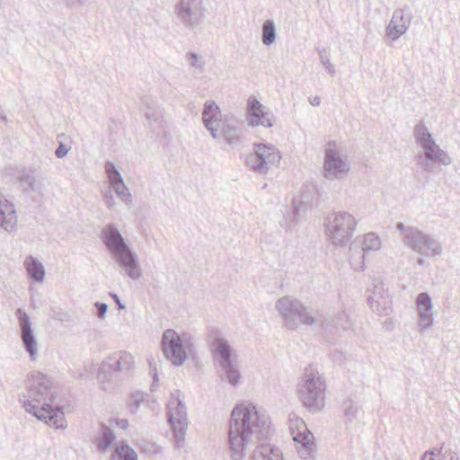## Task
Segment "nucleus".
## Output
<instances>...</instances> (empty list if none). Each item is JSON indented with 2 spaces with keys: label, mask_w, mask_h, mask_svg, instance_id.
Masks as SVG:
<instances>
[{
  "label": "nucleus",
  "mask_w": 460,
  "mask_h": 460,
  "mask_svg": "<svg viewBox=\"0 0 460 460\" xmlns=\"http://www.w3.org/2000/svg\"><path fill=\"white\" fill-rule=\"evenodd\" d=\"M273 434L269 416L252 403L237 404L232 411L228 444L232 460H243L250 446H255L252 460H283L280 449L264 443Z\"/></svg>",
  "instance_id": "obj_1"
},
{
  "label": "nucleus",
  "mask_w": 460,
  "mask_h": 460,
  "mask_svg": "<svg viewBox=\"0 0 460 460\" xmlns=\"http://www.w3.org/2000/svg\"><path fill=\"white\" fill-rule=\"evenodd\" d=\"M55 396L52 393L50 379L40 372L31 373L26 382V391L20 395L19 401L24 410L56 429L67 427L63 408L52 403Z\"/></svg>",
  "instance_id": "obj_2"
},
{
  "label": "nucleus",
  "mask_w": 460,
  "mask_h": 460,
  "mask_svg": "<svg viewBox=\"0 0 460 460\" xmlns=\"http://www.w3.org/2000/svg\"><path fill=\"white\" fill-rule=\"evenodd\" d=\"M100 238L126 276L134 280L141 278L142 269L137 254L113 224H109L102 228Z\"/></svg>",
  "instance_id": "obj_3"
},
{
  "label": "nucleus",
  "mask_w": 460,
  "mask_h": 460,
  "mask_svg": "<svg viewBox=\"0 0 460 460\" xmlns=\"http://www.w3.org/2000/svg\"><path fill=\"white\" fill-rule=\"evenodd\" d=\"M297 387L299 399L306 409L311 412H318L323 410L326 383L315 367L309 365L304 369Z\"/></svg>",
  "instance_id": "obj_4"
},
{
  "label": "nucleus",
  "mask_w": 460,
  "mask_h": 460,
  "mask_svg": "<svg viewBox=\"0 0 460 460\" xmlns=\"http://www.w3.org/2000/svg\"><path fill=\"white\" fill-rule=\"evenodd\" d=\"M210 345L213 361L218 368L221 379L235 386L239 382L241 374L233 362L232 347L226 339L218 335L217 331H216V335L212 339Z\"/></svg>",
  "instance_id": "obj_5"
},
{
  "label": "nucleus",
  "mask_w": 460,
  "mask_h": 460,
  "mask_svg": "<svg viewBox=\"0 0 460 460\" xmlns=\"http://www.w3.org/2000/svg\"><path fill=\"white\" fill-rule=\"evenodd\" d=\"M276 307L289 330H296L302 323L311 326L320 321L313 316L300 301L289 296L279 298Z\"/></svg>",
  "instance_id": "obj_6"
},
{
  "label": "nucleus",
  "mask_w": 460,
  "mask_h": 460,
  "mask_svg": "<svg viewBox=\"0 0 460 460\" xmlns=\"http://www.w3.org/2000/svg\"><path fill=\"white\" fill-rule=\"evenodd\" d=\"M178 22L188 31H194L205 21L208 9L203 0H179L173 6Z\"/></svg>",
  "instance_id": "obj_7"
},
{
  "label": "nucleus",
  "mask_w": 460,
  "mask_h": 460,
  "mask_svg": "<svg viewBox=\"0 0 460 460\" xmlns=\"http://www.w3.org/2000/svg\"><path fill=\"white\" fill-rule=\"evenodd\" d=\"M181 397V392L175 390L172 393V398L167 405V418L172 429L177 447H182L188 427L187 410Z\"/></svg>",
  "instance_id": "obj_8"
},
{
  "label": "nucleus",
  "mask_w": 460,
  "mask_h": 460,
  "mask_svg": "<svg viewBox=\"0 0 460 460\" xmlns=\"http://www.w3.org/2000/svg\"><path fill=\"white\" fill-rule=\"evenodd\" d=\"M134 367V358L127 351H118L102 361L99 367L97 377L108 382L113 376H129Z\"/></svg>",
  "instance_id": "obj_9"
},
{
  "label": "nucleus",
  "mask_w": 460,
  "mask_h": 460,
  "mask_svg": "<svg viewBox=\"0 0 460 460\" xmlns=\"http://www.w3.org/2000/svg\"><path fill=\"white\" fill-rule=\"evenodd\" d=\"M280 160V153L274 146L255 144L253 153L246 158V164L254 172L265 175L272 167L278 166Z\"/></svg>",
  "instance_id": "obj_10"
},
{
  "label": "nucleus",
  "mask_w": 460,
  "mask_h": 460,
  "mask_svg": "<svg viewBox=\"0 0 460 460\" xmlns=\"http://www.w3.org/2000/svg\"><path fill=\"white\" fill-rule=\"evenodd\" d=\"M327 220V235L334 245L347 243L357 226L354 217L345 211L334 213L332 217H328Z\"/></svg>",
  "instance_id": "obj_11"
},
{
  "label": "nucleus",
  "mask_w": 460,
  "mask_h": 460,
  "mask_svg": "<svg viewBox=\"0 0 460 460\" xmlns=\"http://www.w3.org/2000/svg\"><path fill=\"white\" fill-rule=\"evenodd\" d=\"M142 111L145 116V126L154 136H159L165 128L164 110L153 96L142 98Z\"/></svg>",
  "instance_id": "obj_12"
},
{
  "label": "nucleus",
  "mask_w": 460,
  "mask_h": 460,
  "mask_svg": "<svg viewBox=\"0 0 460 460\" xmlns=\"http://www.w3.org/2000/svg\"><path fill=\"white\" fill-rule=\"evenodd\" d=\"M161 347L164 357L175 367L181 366L186 360V350L180 335L172 329L164 332Z\"/></svg>",
  "instance_id": "obj_13"
},
{
  "label": "nucleus",
  "mask_w": 460,
  "mask_h": 460,
  "mask_svg": "<svg viewBox=\"0 0 460 460\" xmlns=\"http://www.w3.org/2000/svg\"><path fill=\"white\" fill-rule=\"evenodd\" d=\"M415 161L416 164L426 172H438L441 165L447 166L452 163L451 157L439 146L419 152L415 155Z\"/></svg>",
  "instance_id": "obj_14"
},
{
  "label": "nucleus",
  "mask_w": 460,
  "mask_h": 460,
  "mask_svg": "<svg viewBox=\"0 0 460 460\" xmlns=\"http://www.w3.org/2000/svg\"><path fill=\"white\" fill-rule=\"evenodd\" d=\"M350 167L347 157H341L335 149L325 150L323 176L328 180L342 179L349 171Z\"/></svg>",
  "instance_id": "obj_15"
},
{
  "label": "nucleus",
  "mask_w": 460,
  "mask_h": 460,
  "mask_svg": "<svg viewBox=\"0 0 460 460\" xmlns=\"http://www.w3.org/2000/svg\"><path fill=\"white\" fill-rule=\"evenodd\" d=\"M242 120L232 113H226L220 119L221 134L226 142L235 146L243 139Z\"/></svg>",
  "instance_id": "obj_16"
},
{
  "label": "nucleus",
  "mask_w": 460,
  "mask_h": 460,
  "mask_svg": "<svg viewBox=\"0 0 460 460\" xmlns=\"http://www.w3.org/2000/svg\"><path fill=\"white\" fill-rule=\"evenodd\" d=\"M412 19V14L408 7L396 9L387 25L385 31L392 40H397L408 30Z\"/></svg>",
  "instance_id": "obj_17"
},
{
  "label": "nucleus",
  "mask_w": 460,
  "mask_h": 460,
  "mask_svg": "<svg viewBox=\"0 0 460 460\" xmlns=\"http://www.w3.org/2000/svg\"><path fill=\"white\" fill-rule=\"evenodd\" d=\"M247 114L252 126L261 125L266 128L273 126L274 115L266 111L265 107L254 96H250L247 102Z\"/></svg>",
  "instance_id": "obj_18"
},
{
  "label": "nucleus",
  "mask_w": 460,
  "mask_h": 460,
  "mask_svg": "<svg viewBox=\"0 0 460 460\" xmlns=\"http://www.w3.org/2000/svg\"><path fill=\"white\" fill-rule=\"evenodd\" d=\"M21 330V338L25 350L29 353L31 358H34L37 354V341L31 329V323L29 314L22 309L16 311Z\"/></svg>",
  "instance_id": "obj_19"
},
{
  "label": "nucleus",
  "mask_w": 460,
  "mask_h": 460,
  "mask_svg": "<svg viewBox=\"0 0 460 460\" xmlns=\"http://www.w3.org/2000/svg\"><path fill=\"white\" fill-rule=\"evenodd\" d=\"M222 117L223 115H221L220 109L215 102L207 101L205 102L202 111V121L214 139L220 137L218 128Z\"/></svg>",
  "instance_id": "obj_20"
},
{
  "label": "nucleus",
  "mask_w": 460,
  "mask_h": 460,
  "mask_svg": "<svg viewBox=\"0 0 460 460\" xmlns=\"http://www.w3.org/2000/svg\"><path fill=\"white\" fill-rule=\"evenodd\" d=\"M105 172L107 173L110 184L117 196L124 202H131V194L125 185L120 172L111 162H106Z\"/></svg>",
  "instance_id": "obj_21"
},
{
  "label": "nucleus",
  "mask_w": 460,
  "mask_h": 460,
  "mask_svg": "<svg viewBox=\"0 0 460 460\" xmlns=\"http://www.w3.org/2000/svg\"><path fill=\"white\" fill-rule=\"evenodd\" d=\"M316 190L314 185H305L303 187L299 196L295 197L291 203V213L293 220L296 221L302 212L311 208L315 199Z\"/></svg>",
  "instance_id": "obj_22"
},
{
  "label": "nucleus",
  "mask_w": 460,
  "mask_h": 460,
  "mask_svg": "<svg viewBox=\"0 0 460 460\" xmlns=\"http://www.w3.org/2000/svg\"><path fill=\"white\" fill-rule=\"evenodd\" d=\"M367 303L372 311L377 314L388 315L392 312L391 296L376 285L374 287L373 295L367 298Z\"/></svg>",
  "instance_id": "obj_23"
},
{
  "label": "nucleus",
  "mask_w": 460,
  "mask_h": 460,
  "mask_svg": "<svg viewBox=\"0 0 460 460\" xmlns=\"http://www.w3.org/2000/svg\"><path fill=\"white\" fill-rule=\"evenodd\" d=\"M300 428L303 430L297 432L296 435H294V440L300 444L297 447V453L301 458L306 459L311 456L312 453L314 451V435L308 430L305 423L301 420H300Z\"/></svg>",
  "instance_id": "obj_24"
},
{
  "label": "nucleus",
  "mask_w": 460,
  "mask_h": 460,
  "mask_svg": "<svg viewBox=\"0 0 460 460\" xmlns=\"http://www.w3.org/2000/svg\"><path fill=\"white\" fill-rule=\"evenodd\" d=\"M417 306L420 314L419 326L421 331H426L433 323L430 296L428 293H420L417 297Z\"/></svg>",
  "instance_id": "obj_25"
},
{
  "label": "nucleus",
  "mask_w": 460,
  "mask_h": 460,
  "mask_svg": "<svg viewBox=\"0 0 460 460\" xmlns=\"http://www.w3.org/2000/svg\"><path fill=\"white\" fill-rule=\"evenodd\" d=\"M16 224L17 217L13 203L0 194V226L6 231H12Z\"/></svg>",
  "instance_id": "obj_26"
},
{
  "label": "nucleus",
  "mask_w": 460,
  "mask_h": 460,
  "mask_svg": "<svg viewBox=\"0 0 460 460\" xmlns=\"http://www.w3.org/2000/svg\"><path fill=\"white\" fill-rule=\"evenodd\" d=\"M413 136L416 142L422 147V149H428L429 147H438L435 139L431 133L429 131L425 124L420 121L417 123L413 129Z\"/></svg>",
  "instance_id": "obj_27"
},
{
  "label": "nucleus",
  "mask_w": 460,
  "mask_h": 460,
  "mask_svg": "<svg viewBox=\"0 0 460 460\" xmlns=\"http://www.w3.org/2000/svg\"><path fill=\"white\" fill-rule=\"evenodd\" d=\"M18 181L24 193L38 192L42 187V183L36 179L33 172L27 169L21 171Z\"/></svg>",
  "instance_id": "obj_28"
},
{
  "label": "nucleus",
  "mask_w": 460,
  "mask_h": 460,
  "mask_svg": "<svg viewBox=\"0 0 460 460\" xmlns=\"http://www.w3.org/2000/svg\"><path fill=\"white\" fill-rule=\"evenodd\" d=\"M429 234H423L417 228L408 227L405 230V237L404 242L407 246H409L413 251L417 252L423 248L425 242L424 239H427Z\"/></svg>",
  "instance_id": "obj_29"
},
{
  "label": "nucleus",
  "mask_w": 460,
  "mask_h": 460,
  "mask_svg": "<svg viewBox=\"0 0 460 460\" xmlns=\"http://www.w3.org/2000/svg\"><path fill=\"white\" fill-rule=\"evenodd\" d=\"M349 263L354 270L363 271L365 270L366 252L359 248L357 241L350 243L349 248Z\"/></svg>",
  "instance_id": "obj_30"
},
{
  "label": "nucleus",
  "mask_w": 460,
  "mask_h": 460,
  "mask_svg": "<svg viewBox=\"0 0 460 460\" xmlns=\"http://www.w3.org/2000/svg\"><path fill=\"white\" fill-rule=\"evenodd\" d=\"M29 277L36 281L42 282L45 277V270L42 263L32 256H29L24 262Z\"/></svg>",
  "instance_id": "obj_31"
},
{
  "label": "nucleus",
  "mask_w": 460,
  "mask_h": 460,
  "mask_svg": "<svg viewBox=\"0 0 460 460\" xmlns=\"http://www.w3.org/2000/svg\"><path fill=\"white\" fill-rule=\"evenodd\" d=\"M277 31L273 20H266L262 24L261 41L266 46L272 45L276 40Z\"/></svg>",
  "instance_id": "obj_32"
},
{
  "label": "nucleus",
  "mask_w": 460,
  "mask_h": 460,
  "mask_svg": "<svg viewBox=\"0 0 460 460\" xmlns=\"http://www.w3.org/2000/svg\"><path fill=\"white\" fill-rule=\"evenodd\" d=\"M343 417L347 421H352L357 419L359 407L356 404L351 396L347 397L341 402Z\"/></svg>",
  "instance_id": "obj_33"
},
{
  "label": "nucleus",
  "mask_w": 460,
  "mask_h": 460,
  "mask_svg": "<svg viewBox=\"0 0 460 460\" xmlns=\"http://www.w3.org/2000/svg\"><path fill=\"white\" fill-rule=\"evenodd\" d=\"M423 241L425 242V244L421 250L418 251L419 253L428 257H433L441 254L442 247L436 239L429 235L428 238L424 239Z\"/></svg>",
  "instance_id": "obj_34"
},
{
  "label": "nucleus",
  "mask_w": 460,
  "mask_h": 460,
  "mask_svg": "<svg viewBox=\"0 0 460 460\" xmlns=\"http://www.w3.org/2000/svg\"><path fill=\"white\" fill-rule=\"evenodd\" d=\"M111 460H137V455L128 445L121 443L116 447Z\"/></svg>",
  "instance_id": "obj_35"
},
{
  "label": "nucleus",
  "mask_w": 460,
  "mask_h": 460,
  "mask_svg": "<svg viewBox=\"0 0 460 460\" xmlns=\"http://www.w3.org/2000/svg\"><path fill=\"white\" fill-rule=\"evenodd\" d=\"M359 248L366 253L371 251H377L381 246L379 237L374 233H368L364 236L363 241H357Z\"/></svg>",
  "instance_id": "obj_36"
},
{
  "label": "nucleus",
  "mask_w": 460,
  "mask_h": 460,
  "mask_svg": "<svg viewBox=\"0 0 460 460\" xmlns=\"http://www.w3.org/2000/svg\"><path fill=\"white\" fill-rule=\"evenodd\" d=\"M102 435L98 439V448L105 452L115 440L114 432L105 424H101Z\"/></svg>",
  "instance_id": "obj_37"
},
{
  "label": "nucleus",
  "mask_w": 460,
  "mask_h": 460,
  "mask_svg": "<svg viewBox=\"0 0 460 460\" xmlns=\"http://www.w3.org/2000/svg\"><path fill=\"white\" fill-rule=\"evenodd\" d=\"M185 58L189 61L190 66L194 68L195 71H198L199 73H203L205 71V61L200 55L194 52H187Z\"/></svg>",
  "instance_id": "obj_38"
},
{
  "label": "nucleus",
  "mask_w": 460,
  "mask_h": 460,
  "mask_svg": "<svg viewBox=\"0 0 460 460\" xmlns=\"http://www.w3.org/2000/svg\"><path fill=\"white\" fill-rule=\"evenodd\" d=\"M333 323L335 327H340L344 331H348L352 327V322L345 311L339 313Z\"/></svg>",
  "instance_id": "obj_39"
},
{
  "label": "nucleus",
  "mask_w": 460,
  "mask_h": 460,
  "mask_svg": "<svg viewBox=\"0 0 460 460\" xmlns=\"http://www.w3.org/2000/svg\"><path fill=\"white\" fill-rule=\"evenodd\" d=\"M317 52H318L319 58H320L322 65L326 69V71L332 76H333L336 73V70L330 61L329 55H328L326 49H324V48L317 49Z\"/></svg>",
  "instance_id": "obj_40"
},
{
  "label": "nucleus",
  "mask_w": 460,
  "mask_h": 460,
  "mask_svg": "<svg viewBox=\"0 0 460 460\" xmlns=\"http://www.w3.org/2000/svg\"><path fill=\"white\" fill-rule=\"evenodd\" d=\"M438 460H459L457 453L450 448H446L444 443L438 450Z\"/></svg>",
  "instance_id": "obj_41"
},
{
  "label": "nucleus",
  "mask_w": 460,
  "mask_h": 460,
  "mask_svg": "<svg viewBox=\"0 0 460 460\" xmlns=\"http://www.w3.org/2000/svg\"><path fill=\"white\" fill-rule=\"evenodd\" d=\"M68 8L84 7L91 4L92 0H61Z\"/></svg>",
  "instance_id": "obj_42"
},
{
  "label": "nucleus",
  "mask_w": 460,
  "mask_h": 460,
  "mask_svg": "<svg viewBox=\"0 0 460 460\" xmlns=\"http://www.w3.org/2000/svg\"><path fill=\"white\" fill-rule=\"evenodd\" d=\"M94 306L97 309V316L101 319L104 318L108 311V305L102 302H95Z\"/></svg>",
  "instance_id": "obj_43"
},
{
  "label": "nucleus",
  "mask_w": 460,
  "mask_h": 460,
  "mask_svg": "<svg viewBox=\"0 0 460 460\" xmlns=\"http://www.w3.org/2000/svg\"><path fill=\"white\" fill-rule=\"evenodd\" d=\"M69 151V147L63 142H59L58 148L55 151V155L58 158L65 157Z\"/></svg>",
  "instance_id": "obj_44"
},
{
  "label": "nucleus",
  "mask_w": 460,
  "mask_h": 460,
  "mask_svg": "<svg viewBox=\"0 0 460 460\" xmlns=\"http://www.w3.org/2000/svg\"><path fill=\"white\" fill-rule=\"evenodd\" d=\"M149 367H150V372H151L152 377H153V384L151 385L150 390L153 392L157 387L156 383L158 382V373H157L155 366L153 365V363L150 360H149Z\"/></svg>",
  "instance_id": "obj_45"
},
{
  "label": "nucleus",
  "mask_w": 460,
  "mask_h": 460,
  "mask_svg": "<svg viewBox=\"0 0 460 460\" xmlns=\"http://www.w3.org/2000/svg\"><path fill=\"white\" fill-rule=\"evenodd\" d=\"M131 399L135 405V410H137L139 405L143 402L145 396L142 392H135L131 394Z\"/></svg>",
  "instance_id": "obj_46"
},
{
  "label": "nucleus",
  "mask_w": 460,
  "mask_h": 460,
  "mask_svg": "<svg viewBox=\"0 0 460 460\" xmlns=\"http://www.w3.org/2000/svg\"><path fill=\"white\" fill-rule=\"evenodd\" d=\"M110 296L114 300V302L116 303L117 306H118V309L119 310H123L125 309V305L121 303L119 296L115 293H110Z\"/></svg>",
  "instance_id": "obj_47"
},
{
  "label": "nucleus",
  "mask_w": 460,
  "mask_h": 460,
  "mask_svg": "<svg viewBox=\"0 0 460 460\" xmlns=\"http://www.w3.org/2000/svg\"><path fill=\"white\" fill-rule=\"evenodd\" d=\"M435 452L433 450H430V451H426L422 456H421V459L420 460H436L435 459Z\"/></svg>",
  "instance_id": "obj_48"
},
{
  "label": "nucleus",
  "mask_w": 460,
  "mask_h": 460,
  "mask_svg": "<svg viewBox=\"0 0 460 460\" xmlns=\"http://www.w3.org/2000/svg\"><path fill=\"white\" fill-rule=\"evenodd\" d=\"M116 424L122 429H126L128 426V420L126 419L117 420Z\"/></svg>",
  "instance_id": "obj_49"
},
{
  "label": "nucleus",
  "mask_w": 460,
  "mask_h": 460,
  "mask_svg": "<svg viewBox=\"0 0 460 460\" xmlns=\"http://www.w3.org/2000/svg\"><path fill=\"white\" fill-rule=\"evenodd\" d=\"M309 102L313 106H319L321 103V98L319 96L309 98Z\"/></svg>",
  "instance_id": "obj_50"
},
{
  "label": "nucleus",
  "mask_w": 460,
  "mask_h": 460,
  "mask_svg": "<svg viewBox=\"0 0 460 460\" xmlns=\"http://www.w3.org/2000/svg\"><path fill=\"white\" fill-rule=\"evenodd\" d=\"M408 227H405L404 224L403 223H398L396 225V229L398 231H401V232H404L405 233V230L407 229Z\"/></svg>",
  "instance_id": "obj_51"
},
{
  "label": "nucleus",
  "mask_w": 460,
  "mask_h": 460,
  "mask_svg": "<svg viewBox=\"0 0 460 460\" xmlns=\"http://www.w3.org/2000/svg\"><path fill=\"white\" fill-rule=\"evenodd\" d=\"M0 119L6 122L7 121V118H6V115H5V112L0 107Z\"/></svg>",
  "instance_id": "obj_52"
},
{
  "label": "nucleus",
  "mask_w": 460,
  "mask_h": 460,
  "mask_svg": "<svg viewBox=\"0 0 460 460\" xmlns=\"http://www.w3.org/2000/svg\"><path fill=\"white\" fill-rule=\"evenodd\" d=\"M106 199H107V205L109 207H111V201H112V196L110 195L109 197H106Z\"/></svg>",
  "instance_id": "obj_53"
},
{
  "label": "nucleus",
  "mask_w": 460,
  "mask_h": 460,
  "mask_svg": "<svg viewBox=\"0 0 460 460\" xmlns=\"http://www.w3.org/2000/svg\"><path fill=\"white\" fill-rule=\"evenodd\" d=\"M424 262H425V260H424V259H422V258H420V259L418 261V264H419V265H423V264H424Z\"/></svg>",
  "instance_id": "obj_54"
},
{
  "label": "nucleus",
  "mask_w": 460,
  "mask_h": 460,
  "mask_svg": "<svg viewBox=\"0 0 460 460\" xmlns=\"http://www.w3.org/2000/svg\"><path fill=\"white\" fill-rule=\"evenodd\" d=\"M322 325H323V326H324V328H327V326H328V323H326V326H325V323H324V322H323V323H322Z\"/></svg>",
  "instance_id": "obj_55"
}]
</instances>
